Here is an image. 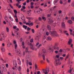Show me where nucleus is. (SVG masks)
<instances>
[{
    "label": "nucleus",
    "instance_id": "a878e982",
    "mask_svg": "<svg viewBox=\"0 0 74 74\" xmlns=\"http://www.w3.org/2000/svg\"><path fill=\"white\" fill-rule=\"evenodd\" d=\"M42 46V44H40L37 47V49H39L40 48V47H41Z\"/></svg>",
    "mask_w": 74,
    "mask_h": 74
},
{
    "label": "nucleus",
    "instance_id": "ea45409f",
    "mask_svg": "<svg viewBox=\"0 0 74 74\" xmlns=\"http://www.w3.org/2000/svg\"><path fill=\"white\" fill-rule=\"evenodd\" d=\"M72 70H73V69H70L68 71V72L69 73H71V71H72Z\"/></svg>",
    "mask_w": 74,
    "mask_h": 74
},
{
    "label": "nucleus",
    "instance_id": "cd10ccee",
    "mask_svg": "<svg viewBox=\"0 0 74 74\" xmlns=\"http://www.w3.org/2000/svg\"><path fill=\"white\" fill-rule=\"evenodd\" d=\"M27 19H29V20H31L32 19H33V18H30L28 17H27Z\"/></svg>",
    "mask_w": 74,
    "mask_h": 74
},
{
    "label": "nucleus",
    "instance_id": "f257e3e1",
    "mask_svg": "<svg viewBox=\"0 0 74 74\" xmlns=\"http://www.w3.org/2000/svg\"><path fill=\"white\" fill-rule=\"evenodd\" d=\"M28 44L29 45H30L31 46V48L32 50H35V51H37V49L36 48L35 49V47L32 44L30 43H28Z\"/></svg>",
    "mask_w": 74,
    "mask_h": 74
},
{
    "label": "nucleus",
    "instance_id": "72a5a7b5",
    "mask_svg": "<svg viewBox=\"0 0 74 74\" xmlns=\"http://www.w3.org/2000/svg\"><path fill=\"white\" fill-rule=\"evenodd\" d=\"M14 47H15V49H16V48H17V47H18V45H17V44L14 45Z\"/></svg>",
    "mask_w": 74,
    "mask_h": 74
},
{
    "label": "nucleus",
    "instance_id": "5fc2aeb1",
    "mask_svg": "<svg viewBox=\"0 0 74 74\" xmlns=\"http://www.w3.org/2000/svg\"><path fill=\"white\" fill-rule=\"evenodd\" d=\"M46 34L47 36H48L49 35V33L48 32H46Z\"/></svg>",
    "mask_w": 74,
    "mask_h": 74
},
{
    "label": "nucleus",
    "instance_id": "c03bdc74",
    "mask_svg": "<svg viewBox=\"0 0 74 74\" xmlns=\"http://www.w3.org/2000/svg\"><path fill=\"white\" fill-rule=\"evenodd\" d=\"M68 32L67 31H66V30H64V33H65V34H66V33H67Z\"/></svg>",
    "mask_w": 74,
    "mask_h": 74
},
{
    "label": "nucleus",
    "instance_id": "bf43d9fd",
    "mask_svg": "<svg viewBox=\"0 0 74 74\" xmlns=\"http://www.w3.org/2000/svg\"><path fill=\"white\" fill-rule=\"evenodd\" d=\"M46 61H47L48 63H49V60H48V59L47 58L46 59Z\"/></svg>",
    "mask_w": 74,
    "mask_h": 74
},
{
    "label": "nucleus",
    "instance_id": "0e129e2a",
    "mask_svg": "<svg viewBox=\"0 0 74 74\" xmlns=\"http://www.w3.org/2000/svg\"><path fill=\"white\" fill-rule=\"evenodd\" d=\"M71 19L72 20V21H74V17H72L71 18Z\"/></svg>",
    "mask_w": 74,
    "mask_h": 74
},
{
    "label": "nucleus",
    "instance_id": "6e6552de",
    "mask_svg": "<svg viewBox=\"0 0 74 74\" xmlns=\"http://www.w3.org/2000/svg\"><path fill=\"white\" fill-rule=\"evenodd\" d=\"M16 52H17V53L20 56H21V50H20L18 49V50H16Z\"/></svg>",
    "mask_w": 74,
    "mask_h": 74
},
{
    "label": "nucleus",
    "instance_id": "58836bf2",
    "mask_svg": "<svg viewBox=\"0 0 74 74\" xmlns=\"http://www.w3.org/2000/svg\"><path fill=\"white\" fill-rule=\"evenodd\" d=\"M34 40L32 38L31 39L30 42H33Z\"/></svg>",
    "mask_w": 74,
    "mask_h": 74
},
{
    "label": "nucleus",
    "instance_id": "4468645a",
    "mask_svg": "<svg viewBox=\"0 0 74 74\" xmlns=\"http://www.w3.org/2000/svg\"><path fill=\"white\" fill-rule=\"evenodd\" d=\"M57 34V32L56 31H54L53 32H51V34Z\"/></svg>",
    "mask_w": 74,
    "mask_h": 74
},
{
    "label": "nucleus",
    "instance_id": "f704fd0d",
    "mask_svg": "<svg viewBox=\"0 0 74 74\" xmlns=\"http://www.w3.org/2000/svg\"><path fill=\"white\" fill-rule=\"evenodd\" d=\"M7 17H5V21H6L7 22H8V20H7Z\"/></svg>",
    "mask_w": 74,
    "mask_h": 74
},
{
    "label": "nucleus",
    "instance_id": "f8f14e48",
    "mask_svg": "<svg viewBox=\"0 0 74 74\" xmlns=\"http://www.w3.org/2000/svg\"><path fill=\"white\" fill-rule=\"evenodd\" d=\"M45 53H46V51L45 50V49H42V53L43 55H44L45 54Z\"/></svg>",
    "mask_w": 74,
    "mask_h": 74
},
{
    "label": "nucleus",
    "instance_id": "c9c22d12",
    "mask_svg": "<svg viewBox=\"0 0 74 74\" xmlns=\"http://www.w3.org/2000/svg\"><path fill=\"white\" fill-rule=\"evenodd\" d=\"M59 0H55L54 1V4H55V3H56Z\"/></svg>",
    "mask_w": 74,
    "mask_h": 74
},
{
    "label": "nucleus",
    "instance_id": "b1692460",
    "mask_svg": "<svg viewBox=\"0 0 74 74\" xmlns=\"http://www.w3.org/2000/svg\"><path fill=\"white\" fill-rule=\"evenodd\" d=\"M49 49L50 51H51V52H53V51H54V49H53L52 48H51L50 47H49Z\"/></svg>",
    "mask_w": 74,
    "mask_h": 74
},
{
    "label": "nucleus",
    "instance_id": "338daca9",
    "mask_svg": "<svg viewBox=\"0 0 74 74\" xmlns=\"http://www.w3.org/2000/svg\"><path fill=\"white\" fill-rule=\"evenodd\" d=\"M62 11H61V10H59L58 11V13L59 14H61V13H62Z\"/></svg>",
    "mask_w": 74,
    "mask_h": 74
},
{
    "label": "nucleus",
    "instance_id": "4c0bfd02",
    "mask_svg": "<svg viewBox=\"0 0 74 74\" xmlns=\"http://www.w3.org/2000/svg\"><path fill=\"white\" fill-rule=\"evenodd\" d=\"M35 67L36 69H37L38 68V66H37V65L36 64H35Z\"/></svg>",
    "mask_w": 74,
    "mask_h": 74
},
{
    "label": "nucleus",
    "instance_id": "0eeeda50",
    "mask_svg": "<svg viewBox=\"0 0 74 74\" xmlns=\"http://www.w3.org/2000/svg\"><path fill=\"white\" fill-rule=\"evenodd\" d=\"M46 37H47L46 36H44V37L43 39L42 42L43 44H45V43L46 42V40H45V39L46 38Z\"/></svg>",
    "mask_w": 74,
    "mask_h": 74
},
{
    "label": "nucleus",
    "instance_id": "ddd939ff",
    "mask_svg": "<svg viewBox=\"0 0 74 74\" xmlns=\"http://www.w3.org/2000/svg\"><path fill=\"white\" fill-rule=\"evenodd\" d=\"M22 46L23 48H25V43L24 42H22Z\"/></svg>",
    "mask_w": 74,
    "mask_h": 74
},
{
    "label": "nucleus",
    "instance_id": "393cba45",
    "mask_svg": "<svg viewBox=\"0 0 74 74\" xmlns=\"http://www.w3.org/2000/svg\"><path fill=\"white\" fill-rule=\"evenodd\" d=\"M69 31H70V32H71L70 33V34L71 35H73V33H72V32H73V30H72V29H69Z\"/></svg>",
    "mask_w": 74,
    "mask_h": 74
},
{
    "label": "nucleus",
    "instance_id": "c756f323",
    "mask_svg": "<svg viewBox=\"0 0 74 74\" xmlns=\"http://www.w3.org/2000/svg\"><path fill=\"white\" fill-rule=\"evenodd\" d=\"M64 50H62V49H60V52H66V51H63Z\"/></svg>",
    "mask_w": 74,
    "mask_h": 74
},
{
    "label": "nucleus",
    "instance_id": "a211bd4d",
    "mask_svg": "<svg viewBox=\"0 0 74 74\" xmlns=\"http://www.w3.org/2000/svg\"><path fill=\"white\" fill-rule=\"evenodd\" d=\"M8 10L9 12H10V14H12V10H11L10 9H8Z\"/></svg>",
    "mask_w": 74,
    "mask_h": 74
},
{
    "label": "nucleus",
    "instance_id": "e433bc0d",
    "mask_svg": "<svg viewBox=\"0 0 74 74\" xmlns=\"http://www.w3.org/2000/svg\"><path fill=\"white\" fill-rule=\"evenodd\" d=\"M18 71H21V66H18Z\"/></svg>",
    "mask_w": 74,
    "mask_h": 74
},
{
    "label": "nucleus",
    "instance_id": "6e6d98bb",
    "mask_svg": "<svg viewBox=\"0 0 74 74\" xmlns=\"http://www.w3.org/2000/svg\"><path fill=\"white\" fill-rule=\"evenodd\" d=\"M14 18H17V16H16V14H15V15H13Z\"/></svg>",
    "mask_w": 74,
    "mask_h": 74
},
{
    "label": "nucleus",
    "instance_id": "3c124183",
    "mask_svg": "<svg viewBox=\"0 0 74 74\" xmlns=\"http://www.w3.org/2000/svg\"><path fill=\"white\" fill-rule=\"evenodd\" d=\"M42 57L44 60H45V56L44 55H43Z\"/></svg>",
    "mask_w": 74,
    "mask_h": 74
},
{
    "label": "nucleus",
    "instance_id": "680f3d73",
    "mask_svg": "<svg viewBox=\"0 0 74 74\" xmlns=\"http://www.w3.org/2000/svg\"><path fill=\"white\" fill-rule=\"evenodd\" d=\"M44 7H47V5L46 4H45L44 5Z\"/></svg>",
    "mask_w": 74,
    "mask_h": 74
},
{
    "label": "nucleus",
    "instance_id": "20e7f679",
    "mask_svg": "<svg viewBox=\"0 0 74 74\" xmlns=\"http://www.w3.org/2000/svg\"><path fill=\"white\" fill-rule=\"evenodd\" d=\"M55 63H56L57 65H60L61 64V62L60 61V59H59L56 60L55 62Z\"/></svg>",
    "mask_w": 74,
    "mask_h": 74
},
{
    "label": "nucleus",
    "instance_id": "774afa93",
    "mask_svg": "<svg viewBox=\"0 0 74 74\" xmlns=\"http://www.w3.org/2000/svg\"><path fill=\"white\" fill-rule=\"evenodd\" d=\"M71 5L73 7H74V3H73L71 4Z\"/></svg>",
    "mask_w": 74,
    "mask_h": 74
},
{
    "label": "nucleus",
    "instance_id": "79ce46f5",
    "mask_svg": "<svg viewBox=\"0 0 74 74\" xmlns=\"http://www.w3.org/2000/svg\"><path fill=\"white\" fill-rule=\"evenodd\" d=\"M60 57V56L59 55H56V57L57 58H59Z\"/></svg>",
    "mask_w": 74,
    "mask_h": 74
},
{
    "label": "nucleus",
    "instance_id": "e2e57ef3",
    "mask_svg": "<svg viewBox=\"0 0 74 74\" xmlns=\"http://www.w3.org/2000/svg\"><path fill=\"white\" fill-rule=\"evenodd\" d=\"M32 33H34V29H32Z\"/></svg>",
    "mask_w": 74,
    "mask_h": 74
},
{
    "label": "nucleus",
    "instance_id": "69168bd1",
    "mask_svg": "<svg viewBox=\"0 0 74 74\" xmlns=\"http://www.w3.org/2000/svg\"><path fill=\"white\" fill-rule=\"evenodd\" d=\"M37 9H35L34 10V13H36L37 12Z\"/></svg>",
    "mask_w": 74,
    "mask_h": 74
},
{
    "label": "nucleus",
    "instance_id": "4d7b16f0",
    "mask_svg": "<svg viewBox=\"0 0 74 74\" xmlns=\"http://www.w3.org/2000/svg\"><path fill=\"white\" fill-rule=\"evenodd\" d=\"M25 52H28L27 48H26Z\"/></svg>",
    "mask_w": 74,
    "mask_h": 74
},
{
    "label": "nucleus",
    "instance_id": "9b49d317",
    "mask_svg": "<svg viewBox=\"0 0 74 74\" xmlns=\"http://www.w3.org/2000/svg\"><path fill=\"white\" fill-rule=\"evenodd\" d=\"M26 58H28V59H29V60H28L29 62H30V60H32L31 59H30V56L29 55H27L26 56Z\"/></svg>",
    "mask_w": 74,
    "mask_h": 74
},
{
    "label": "nucleus",
    "instance_id": "a18cd8bd",
    "mask_svg": "<svg viewBox=\"0 0 74 74\" xmlns=\"http://www.w3.org/2000/svg\"><path fill=\"white\" fill-rule=\"evenodd\" d=\"M60 59L61 60H63L64 59V58L63 57H60Z\"/></svg>",
    "mask_w": 74,
    "mask_h": 74
},
{
    "label": "nucleus",
    "instance_id": "f3484780",
    "mask_svg": "<svg viewBox=\"0 0 74 74\" xmlns=\"http://www.w3.org/2000/svg\"><path fill=\"white\" fill-rule=\"evenodd\" d=\"M71 42H72V39H69V41L68 42V44L70 45L71 44Z\"/></svg>",
    "mask_w": 74,
    "mask_h": 74
},
{
    "label": "nucleus",
    "instance_id": "37998d69",
    "mask_svg": "<svg viewBox=\"0 0 74 74\" xmlns=\"http://www.w3.org/2000/svg\"><path fill=\"white\" fill-rule=\"evenodd\" d=\"M13 44L15 45V44H16V41L14 40L13 41Z\"/></svg>",
    "mask_w": 74,
    "mask_h": 74
},
{
    "label": "nucleus",
    "instance_id": "603ef678",
    "mask_svg": "<svg viewBox=\"0 0 74 74\" xmlns=\"http://www.w3.org/2000/svg\"><path fill=\"white\" fill-rule=\"evenodd\" d=\"M2 67L3 68V69H4V68H5V66H4V65L2 64Z\"/></svg>",
    "mask_w": 74,
    "mask_h": 74
},
{
    "label": "nucleus",
    "instance_id": "8fccbe9b",
    "mask_svg": "<svg viewBox=\"0 0 74 74\" xmlns=\"http://www.w3.org/2000/svg\"><path fill=\"white\" fill-rule=\"evenodd\" d=\"M59 32H60L61 33H62V30L61 29H59Z\"/></svg>",
    "mask_w": 74,
    "mask_h": 74
},
{
    "label": "nucleus",
    "instance_id": "5701e85b",
    "mask_svg": "<svg viewBox=\"0 0 74 74\" xmlns=\"http://www.w3.org/2000/svg\"><path fill=\"white\" fill-rule=\"evenodd\" d=\"M68 22L69 23V24H72L73 23V22H72V21L71 20H69L68 21Z\"/></svg>",
    "mask_w": 74,
    "mask_h": 74
},
{
    "label": "nucleus",
    "instance_id": "7c9ffc66",
    "mask_svg": "<svg viewBox=\"0 0 74 74\" xmlns=\"http://www.w3.org/2000/svg\"><path fill=\"white\" fill-rule=\"evenodd\" d=\"M21 19L23 21H25V17L24 16H23L22 18H21Z\"/></svg>",
    "mask_w": 74,
    "mask_h": 74
},
{
    "label": "nucleus",
    "instance_id": "f03ea898",
    "mask_svg": "<svg viewBox=\"0 0 74 74\" xmlns=\"http://www.w3.org/2000/svg\"><path fill=\"white\" fill-rule=\"evenodd\" d=\"M13 63L14 67L12 68L13 70H18V68L16 67L17 66L16 63V62L15 63L14 62H13Z\"/></svg>",
    "mask_w": 74,
    "mask_h": 74
},
{
    "label": "nucleus",
    "instance_id": "de8ad7c7",
    "mask_svg": "<svg viewBox=\"0 0 74 74\" xmlns=\"http://www.w3.org/2000/svg\"><path fill=\"white\" fill-rule=\"evenodd\" d=\"M22 8L25 10V9H26V7L25 6H22Z\"/></svg>",
    "mask_w": 74,
    "mask_h": 74
},
{
    "label": "nucleus",
    "instance_id": "39448f33",
    "mask_svg": "<svg viewBox=\"0 0 74 74\" xmlns=\"http://www.w3.org/2000/svg\"><path fill=\"white\" fill-rule=\"evenodd\" d=\"M43 71L45 74H48V73H49V69H48L47 70H45L43 69Z\"/></svg>",
    "mask_w": 74,
    "mask_h": 74
},
{
    "label": "nucleus",
    "instance_id": "49530a36",
    "mask_svg": "<svg viewBox=\"0 0 74 74\" xmlns=\"http://www.w3.org/2000/svg\"><path fill=\"white\" fill-rule=\"evenodd\" d=\"M33 22L29 24V26H33Z\"/></svg>",
    "mask_w": 74,
    "mask_h": 74
},
{
    "label": "nucleus",
    "instance_id": "423d86ee",
    "mask_svg": "<svg viewBox=\"0 0 74 74\" xmlns=\"http://www.w3.org/2000/svg\"><path fill=\"white\" fill-rule=\"evenodd\" d=\"M32 11V10H27V12H25V14H27V15L28 16H30L31 13L30 12Z\"/></svg>",
    "mask_w": 74,
    "mask_h": 74
},
{
    "label": "nucleus",
    "instance_id": "052dcab7",
    "mask_svg": "<svg viewBox=\"0 0 74 74\" xmlns=\"http://www.w3.org/2000/svg\"><path fill=\"white\" fill-rule=\"evenodd\" d=\"M27 31H29L30 30V28L29 27L27 28Z\"/></svg>",
    "mask_w": 74,
    "mask_h": 74
},
{
    "label": "nucleus",
    "instance_id": "7ed1b4c3",
    "mask_svg": "<svg viewBox=\"0 0 74 74\" xmlns=\"http://www.w3.org/2000/svg\"><path fill=\"white\" fill-rule=\"evenodd\" d=\"M58 43H56L54 45L53 47V48L54 49H55L56 50L57 49H59V47H58L56 46H58Z\"/></svg>",
    "mask_w": 74,
    "mask_h": 74
},
{
    "label": "nucleus",
    "instance_id": "aec40b11",
    "mask_svg": "<svg viewBox=\"0 0 74 74\" xmlns=\"http://www.w3.org/2000/svg\"><path fill=\"white\" fill-rule=\"evenodd\" d=\"M13 11L14 13L15 14V15H16V14H17V13H18V12H17V11H16V10H13Z\"/></svg>",
    "mask_w": 74,
    "mask_h": 74
},
{
    "label": "nucleus",
    "instance_id": "bb28decb",
    "mask_svg": "<svg viewBox=\"0 0 74 74\" xmlns=\"http://www.w3.org/2000/svg\"><path fill=\"white\" fill-rule=\"evenodd\" d=\"M42 19L44 21H46V18L44 17V16H43L42 17Z\"/></svg>",
    "mask_w": 74,
    "mask_h": 74
},
{
    "label": "nucleus",
    "instance_id": "2eb2a0df",
    "mask_svg": "<svg viewBox=\"0 0 74 74\" xmlns=\"http://www.w3.org/2000/svg\"><path fill=\"white\" fill-rule=\"evenodd\" d=\"M62 27H63V28H65V27H66V26L64 23H62Z\"/></svg>",
    "mask_w": 74,
    "mask_h": 74
},
{
    "label": "nucleus",
    "instance_id": "6ab92c4d",
    "mask_svg": "<svg viewBox=\"0 0 74 74\" xmlns=\"http://www.w3.org/2000/svg\"><path fill=\"white\" fill-rule=\"evenodd\" d=\"M23 28H24L25 29H26L27 28V26L25 25L23 26Z\"/></svg>",
    "mask_w": 74,
    "mask_h": 74
},
{
    "label": "nucleus",
    "instance_id": "864d4df0",
    "mask_svg": "<svg viewBox=\"0 0 74 74\" xmlns=\"http://www.w3.org/2000/svg\"><path fill=\"white\" fill-rule=\"evenodd\" d=\"M5 66L6 68H8V64H6L5 65Z\"/></svg>",
    "mask_w": 74,
    "mask_h": 74
},
{
    "label": "nucleus",
    "instance_id": "9d476101",
    "mask_svg": "<svg viewBox=\"0 0 74 74\" xmlns=\"http://www.w3.org/2000/svg\"><path fill=\"white\" fill-rule=\"evenodd\" d=\"M49 23H52L53 22V21L52 20V18H50L49 19Z\"/></svg>",
    "mask_w": 74,
    "mask_h": 74
},
{
    "label": "nucleus",
    "instance_id": "412c9836",
    "mask_svg": "<svg viewBox=\"0 0 74 74\" xmlns=\"http://www.w3.org/2000/svg\"><path fill=\"white\" fill-rule=\"evenodd\" d=\"M11 43L10 42H9L7 44V47H10L11 46Z\"/></svg>",
    "mask_w": 74,
    "mask_h": 74
},
{
    "label": "nucleus",
    "instance_id": "4be33fe9",
    "mask_svg": "<svg viewBox=\"0 0 74 74\" xmlns=\"http://www.w3.org/2000/svg\"><path fill=\"white\" fill-rule=\"evenodd\" d=\"M47 40H52V38L50 37H48L47 38Z\"/></svg>",
    "mask_w": 74,
    "mask_h": 74
},
{
    "label": "nucleus",
    "instance_id": "c85d7f7f",
    "mask_svg": "<svg viewBox=\"0 0 74 74\" xmlns=\"http://www.w3.org/2000/svg\"><path fill=\"white\" fill-rule=\"evenodd\" d=\"M1 51L2 52H5V49L4 47H3L2 48Z\"/></svg>",
    "mask_w": 74,
    "mask_h": 74
},
{
    "label": "nucleus",
    "instance_id": "09e8293b",
    "mask_svg": "<svg viewBox=\"0 0 74 74\" xmlns=\"http://www.w3.org/2000/svg\"><path fill=\"white\" fill-rule=\"evenodd\" d=\"M16 22H18V19L17 18H16V19H15Z\"/></svg>",
    "mask_w": 74,
    "mask_h": 74
},
{
    "label": "nucleus",
    "instance_id": "2f4dec72",
    "mask_svg": "<svg viewBox=\"0 0 74 74\" xmlns=\"http://www.w3.org/2000/svg\"><path fill=\"white\" fill-rule=\"evenodd\" d=\"M6 31H7V32L8 33V32H9V28H8V27H6Z\"/></svg>",
    "mask_w": 74,
    "mask_h": 74
},
{
    "label": "nucleus",
    "instance_id": "a19ab883",
    "mask_svg": "<svg viewBox=\"0 0 74 74\" xmlns=\"http://www.w3.org/2000/svg\"><path fill=\"white\" fill-rule=\"evenodd\" d=\"M9 5H10V7H11V8H12V9H14V8H13V6H12L11 5V4H10Z\"/></svg>",
    "mask_w": 74,
    "mask_h": 74
},
{
    "label": "nucleus",
    "instance_id": "13d9d810",
    "mask_svg": "<svg viewBox=\"0 0 74 74\" xmlns=\"http://www.w3.org/2000/svg\"><path fill=\"white\" fill-rule=\"evenodd\" d=\"M39 36H37L36 38H35V39L36 40H37V39H38V38H39Z\"/></svg>",
    "mask_w": 74,
    "mask_h": 74
},
{
    "label": "nucleus",
    "instance_id": "473e14b6",
    "mask_svg": "<svg viewBox=\"0 0 74 74\" xmlns=\"http://www.w3.org/2000/svg\"><path fill=\"white\" fill-rule=\"evenodd\" d=\"M9 19L11 21H14V19L11 16H10L9 18Z\"/></svg>",
    "mask_w": 74,
    "mask_h": 74
},
{
    "label": "nucleus",
    "instance_id": "dca6fc26",
    "mask_svg": "<svg viewBox=\"0 0 74 74\" xmlns=\"http://www.w3.org/2000/svg\"><path fill=\"white\" fill-rule=\"evenodd\" d=\"M47 29L49 30H50L51 29V26L50 25H48L47 26Z\"/></svg>",
    "mask_w": 74,
    "mask_h": 74
},
{
    "label": "nucleus",
    "instance_id": "1a4fd4ad",
    "mask_svg": "<svg viewBox=\"0 0 74 74\" xmlns=\"http://www.w3.org/2000/svg\"><path fill=\"white\" fill-rule=\"evenodd\" d=\"M1 36L2 37H3L2 38V39H0V41H3V40H4L5 39V36H4V34H3L1 35Z\"/></svg>",
    "mask_w": 74,
    "mask_h": 74
}]
</instances>
